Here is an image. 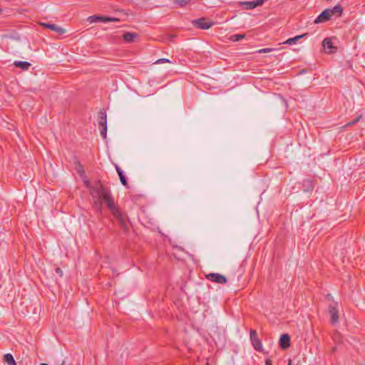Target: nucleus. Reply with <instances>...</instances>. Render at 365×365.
I'll return each instance as SVG.
<instances>
[{"instance_id":"30","label":"nucleus","mask_w":365,"mask_h":365,"mask_svg":"<svg viewBox=\"0 0 365 365\" xmlns=\"http://www.w3.org/2000/svg\"><path fill=\"white\" fill-rule=\"evenodd\" d=\"M205 365H210V364L208 362H207Z\"/></svg>"},{"instance_id":"32","label":"nucleus","mask_w":365,"mask_h":365,"mask_svg":"<svg viewBox=\"0 0 365 365\" xmlns=\"http://www.w3.org/2000/svg\"><path fill=\"white\" fill-rule=\"evenodd\" d=\"M64 364V362H63L61 365H63Z\"/></svg>"},{"instance_id":"10","label":"nucleus","mask_w":365,"mask_h":365,"mask_svg":"<svg viewBox=\"0 0 365 365\" xmlns=\"http://www.w3.org/2000/svg\"><path fill=\"white\" fill-rule=\"evenodd\" d=\"M322 45L324 49L329 53H333L336 51V47L334 46L333 43L330 38H325L323 41Z\"/></svg>"},{"instance_id":"31","label":"nucleus","mask_w":365,"mask_h":365,"mask_svg":"<svg viewBox=\"0 0 365 365\" xmlns=\"http://www.w3.org/2000/svg\"><path fill=\"white\" fill-rule=\"evenodd\" d=\"M2 9L0 8V13L1 12Z\"/></svg>"},{"instance_id":"2","label":"nucleus","mask_w":365,"mask_h":365,"mask_svg":"<svg viewBox=\"0 0 365 365\" xmlns=\"http://www.w3.org/2000/svg\"><path fill=\"white\" fill-rule=\"evenodd\" d=\"M343 12V9L339 4L336 5L332 9H326L314 20L315 24H321L329 21L334 15L340 16Z\"/></svg>"},{"instance_id":"19","label":"nucleus","mask_w":365,"mask_h":365,"mask_svg":"<svg viewBox=\"0 0 365 365\" xmlns=\"http://www.w3.org/2000/svg\"><path fill=\"white\" fill-rule=\"evenodd\" d=\"M190 0H175V3L180 6H183L187 5Z\"/></svg>"},{"instance_id":"11","label":"nucleus","mask_w":365,"mask_h":365,"mask_svg":"<svg viewBox=\"0 0 365 365\" xmlns=\"http://www.w3.org/2000/svg\"><path fill=\"white\" fill-rule=\"evenodd\" d=\"M138 34L136 33L126 32L123 36V40L126 43H133L137 41Z\"/></svg>"},{"instance_id":"26","label":"nucleus","mask_w":365,"mask_h":365,"mask_svg":"<svg viewBox=\"0 0 365 365\" xmlns=\"http://www.w3.org/2000/svg\"><path fill=\"white\" fill-rule=\"evenodd\" d=\"M265 364L266 365H272V362H271V361L269 359H267L265 361Z\"/></svg>"},{"instance_id":"29","label":"nucleus","mask_w":365,"mask_h":365,"mask_svg":"<svg viewBox=\"0 0 365 365\" xmlns=\"http://www.w3.org/2000/svg\"><path fill=\"white\" fill-rule=\"evenodd\" d=\"M41 365H48V364H41Z\"/></svg>"},{"instance_id":"5","label":"nucleus","mask_w":365,"mask_h":365,"mask_svg":"<svg viewBox=\"0 0 365 365\" xmlns=\"http://www.w3.org/2000/svg\"><path fill=\"white\" fill-rule=\"evenodd\" d=\"M206 278L211 282L220 284H225L227 282L226 277L219 273H210L206 275Z\"/></svg>"},{"instance_id":"7","label":"nucleus","mask_w":365,"mask_h":365,"mask_svg":"<svg viewBox=\"0 0 365 365\" xmlns=\"http://www.w3.org/2000/svg\"><path fill=\"white\" fill-rule=\"evenodd\" d=\"M329 313L331 316V324H336L339 322V311L337 303L334 302L329 306Z\"/></svg>"},{"instance_id":"25","label":"nucleus","mask_w":365,"mask_h":365,"mask_svg":"<svg viewBox=\"0 0 365 365\" xmlns=\"http://www.w3.org/2000/svg\"><path fill=\"white\" fill-rule=\"evenodd\" d=\"M56 272L59 275V277H61L63 276V271H62V269L61 268L57 267L56 269Z\"/></svg>"},{"instance_id":"23","label":"nucleus","mask_w":365,"mask_h":365,"mask_svg":"<svg viewBox=\"0 0 365 365\" xmlns=\"http://www.w3.org/2000/svg\"><path fill=\"white\" fill-rule=\"evenodd\" d=\"M361 115H359L354 120L348 123L347 125H352L355 124L356 123H357L361 119Z\"/></svg>"},{"instance_id":"22","label":"nucleus","mask_w":365,"mask_h":365,"mask_svg":"<svg viewBox=\"0 0 365 365\" xmlns=\"http://www.w3.org/2000/svg\"><path fill=\"white\" fill-rule=\"evenodd\" d=\"M77 172L81 175H83L84 174V170L81 165L78 164V167L76 168Z\"/></svg>"},{"instance_id":"3","label":"nucleus","mask_w":365,"mask_h":365,"mask_svg":"<svg viewBox=\"0 0 365 365\" xmlns=\"http://www.w3.org/2000/svg\"><path fill=\"white\" fill-rule=\"evenodd\" d=\"M98 125L101 128L100 130L101 135L103 138L106 139L107 133V115L104 110H101L98 113Z\"/></svg>"},{"instance_id":"8","label":"nucleus","mask_w":365,"mask_h":365,"mask_svg":"<svg viewBox=\"0 0 365 365\" xmlns=\"http://www.w3.org/2000/svg\"><path fill=\"white\" fill-rule=\"evenodd\" d=\"M250 341L257 351H262V344L261 340L258 338L257 331L254 329L250 330Z\"/></svg>"},{"instance_id":"18","label":"nucleus","mask_w":365,"mask_h":365,"mask_svg":"<svg viewBox=\"0 0 365 365\" xmlns=\"http://www.w3.org/2000/svg\"><path fill=\"white\" fill-rule=\"evenodd\" d=\"M244 4L246 6H245L246 9H253L256 8V4H255L254 1L245 2Z\"/></svg>"},{"instance_id":"1","label":"nucleus","mask_w":365,"mask_h":365,"mask_svg":"<svg viewBox=\"0 0 365 365\" xmlns=\"http://www.w3.org/2000/svg\"><path fill=\"white\" fill-rule=\"evenodd\" d=\"M83 183L89 189L90 195L93 199H96L94 203L99 208L102 209V202H104L108 208L112 212L114 217L118 221L119 225L125 230H127V225L120 210L115 205L113 197L110 190L105 187L100 181H96L93 184L85 177Z\"/></svg>"},{"instance_id":"17","label":"nucleus","mask_w":365,"mask_h":365,"mask_svg":"<svg viewBox=\"0 0 365 365\" xmlns=\"http://www.w3.org/2000/svg\"><path fill=\"white\" fill-rule=\"evenodd\" d=\"M245 37V34H235V35H232L229 39L232 41V42H236V41H239L240 40H242L244 39Z\"/></svg>"},{"instance_id":"28","label":"nucleus","mask_w":365,"mask_h":365,"mask_svg":"<svg viewBox=\"0 0 365 365\" xmlns=\"http://www.w3.org/2000/svg\"><path fill=\"white\" fill-rule=\"evenodd\" d=\"M173 37H174V36H173V35H170V36H169V38H173Z\"/></svg>"},{"instance_id":"4","label":"nucleus","mask_w":365,"mask_h":365,"mask_svg":"<svg viewBox=\"0 0 365 365\" xmlns=\"http://www.w3.org/2000/svg\"><path fill=\"white\" fill-rule=\"evenodd\" d=\"M88 21L91 24L101 21V22H116L119 21V19L114 17H107L104 16H90L87 19Z\"/></svg>"},{"instance_id":"21","label":"nucleus","mask_w":365,"mask_h":365,"mask_svg":"<svg viewBox=\"0 0 365 365\" xmlns=\"http://www.w3.org/2000/svg\"><path fill=\"white\" fill-rule=\"evenodd\" d=\"M275 50H277V49L276 48H266L260 49L257 52L259 53H269V52H271V51H275Z\"/></svg>"},{"instance_id":"27","label":"nucleus","mask_w":365,"mask_h":365,"mask_svg":"<svg viewBox=\"0 0 365 365\" xmlns=\"http://www.w3.org/2000/svg\"><path fill=\"white\" fill-rule=\"evenodd\" d=\"M288 365H292L291 360H289Z\"/></svg>"},{"instance_id":"15","label":"nucleus","mask_w":365,"mask_h":365,"mask_svg":"<svg viewBox=\"0 0 365 365\" xmlns=\"http://www.w3.org/2000/svg\"><path fill=\"white\" fill-rule=\"evenodd\" d=\"M307 35V34H302V35L296 36H294L293 38H288L283 43L289 44V45H292L294 43H296V42L297 41H299V39L302 38L304 36H305Z\"/></svg>"},{"instance_id":"16","label":"nucleus","mask_w":365,"mask_h":365,"mask_svg":"<svg viewBox=\"0 0 365 365\" xmlns=\"http://www.w3.org/2000/svg\"><path fill=\"white\" fill-rule=\"evenodd\" d=\"M4 360L5 362H6L9 365H16V361L14 360V356L11 354H6L4 356Z\"/></svg>"},{"instance_id":"20","label":"nucleus","mask_w":365,"mask_h":365,"mask_svg":"<svg viewBox=\"0 0 365 365\" xmlns=\"http://www.w3.org/2000/svg\"><path fill=\"white\" fill-rule=\"evenodd\" d=\"M164 63H170V61L168 58H159L157 61H155V64H160Z\"/></svg>"},{"instance_id":"6","label":"nucleus","mask_w":365,"mask_h":365,"mask_svg":"<svg viewBox=\"0 0 365 365\" xmlns=\"http://www.w3.org/2000/svg\"><path fill=\"white\" fill-rule=\"evenodd\" d=\"M192 23L195 27L201 29H208L212 25H214V23L212 21H207L205 18H200L198 19L193 20Z\"/></svg>"},{"instance_id":"9","label":"nucleus","mask_w":365,"mask_h":365,"mask_svg":"<svg viewBox=\"0 0 365 365\" xmlns=\"http://www.w3.org/2000/svg\"><path fill=\"white\" fill-rule=\"evenodd\" d=\"M41 25L44 28L49 29L55 32H56L59 35L64 34L66 33V30L61 26H58L56 24H52L49 23H41Z\"/></svg>"},{"instance_id":"24","label":"nucleus","mask_w":365,"mask_h":365,"mask_svg":"<svg viewBox=\"0 0 365 365\" xmlns=\"http://www.w3.org/2000/svg\"><path fill=\"white\" fill-rule=\"evenodd\" d=\"M264 0H255L254 1L255 4H256V7L258 6H261L264 3Z\"/></svg>"},{"instance_id":"14","label":"nucleus","mask_w":365,"mask_h":365,"mask_svg":"<svg viewBox=\"0 0 365 365\" xmlns=\"http://www.w3.org/2000/svg\"><path fill=\"white\" fill-rule=\"evenodd\" d=\"M115 170L118 173V175L119 176V178H120V182L122 183V185L124 186H127L128 182H127L126 178H125L123 170H121V168L118 165H115Z\"/></svg>"},{"instance_id":"13","label":"nucleus","mask_w":365,"mask_h":365,"mask_svg":"<svg viewBox=\"0 0 365 365\" xmlns=\"http://www.w3.org/2000/svg\"><path fill=\"white\" fill-rule=\"evenodd\" d=\"M14 65L17 68H21L23 71L29 70V68L31 66V64L29 62L21 61H14Z\"/></svg>"},{"instance_id":"12","label":"nucleus","mask_w":365,"mask_h":365,"mask_svg":"<svg viewBox=\"0 0 365 365\" xmlns=\"http://www.w3.org/2000/svg\"><path fill=\"white\" fill-rule=\"evenodd\" d=\"M290 338L287 334H282L279 339V345L282 349H285L289 346Z\"/></svg>"}]
</instances>
